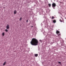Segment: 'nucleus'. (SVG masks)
Masks as SVG:
<instances>
[{"label": "nucleus", "instance_id": "7ed1b4c3", "mask_svg": "<svg viewBox=\"0 0 66 66\" xmlns=\"http://www.w3.org/2000/svg\"><path fill=\"white\" fill-rule=\"evenodd\" d=\"M9 25L8 24L7 25V26H6V28L8 30L9 29H10V27H9Z\"/></svg>", "mask_w": 66, "mask_h": 66}, {"label": "nucleus", "instance_id": "a211bd4d", "mask_svg": "<svg viewBox=\"0 0 66 66\" xmlns=\"http://www.w3.org/2000/svg\"><path fill=\"white\" fill-rule=\"evenodd\" d=\"M33 26H31L32 28H33Z\"/></svg>", "mask_w": 66, "mask_h": 66}, {"label": "nucleus", "instance_id": "ddd939ff", "mask_svg": "<svg viewBox=\"0 0 66 66\" xmlns=\"http://www.w3.org/2000/svg\"><path fill=\"white\" fill-rule=\"evenodd\" d=\"M58 63L59 64H61V62H58Z\"/></svg>", "mask_w": 66, "mask_h": 66}, {"label": "nucleus", "instance_id": "6ab92c4d", "mask_svg": "<svg viewBox=\"0 0 66 66\" xmlns=\"http://www.w3.org/2000/svg\"><path fill=\"white\" fill-rule=\"evenodd\" d=\"M53 8L54 9V7Z\"/></svg>", "mask_w": 66, "mask_h": 66}, {"label": "nucleus", "instance_id": "9d476101", "mask_svg": "<svg viewBox=\"0 0 66 66\" xmlns=\"http://www.w3.org/2000/svg\"><path fill=\"white\" fill-rule=\"evenodd\" d=\"M48 6H49L50 7L51 6V5L50 4H48Z\"/></svg>", "mask_w": 66, "mask_h": 66}, {"label": "nucleus", "instance_id": "f257e3e1", "mask_svg": "<svg viewBox=\"0 0 66 66\" xmlns=\"http://www.w3.org/2000/svg\"><path fill=\"white\" fill-rule=\"evenodd\" d=\"M38 41L36 38H33L30 42V44L33 46H36L38 45Z\"/></svg>", "mask_w": 66, "mask_h": 66}, {"label": "nucleus", "instance_id": "20e7f679", "mask_svg": "<svg viewBox=\"0 0 66 66\" xmlns=\"http://www.w3.org/2000/svg\"><path fill=\"white\" fill-rule=\"evenodd\" d=\"M16 13H17V11H16V10H15L14 11V14H15Z\"/></svg>", "mask_w": 66, "mask_h": 66}, {"label": "nucleus", "instance_id": "6e6552de", "mask_svg": "<svg viewBox=\"0 0 66 66\" xmlns=\"http://www.w3.org/2000/svg\"><path fill=\"white\" fill-rule=\"evenodd\" d=\"M53 23H55L56 22V20H53Z\"/></svg>", "mask_w": 66, "mask_h": 66}, {"label": "nucleus", "instance_id": "dca6fc26", "mask_svg": "<svg viewBox=\"0 0 66 66\" xmlns=\"http://www.w3.org/2000/svg\"><path fill=\"white\" fill-rule=\"evenodd\" d=\"M58 36H60V35H61V34H58Z\"/></svg>", "mask_w": 66, "mask_h": 66}, {"label": "nucleus", "instance_id": "f3484780", "mask_svg": "<svg viewBox=\"0 0 66 66\" xmlns=\"http://www.w3.org/2000/svg\"><path fill=\"white\" fill-rule=\"evenodd\" d=\"M60 20V21H61V22H62V20Z\"/></svg>", "mask_w": 66, "mask_h": 66}, {"label": "nucleus", "instance_id": "4468645a", "mask_svg": "<svg viewBox=\"0 0 66 66\" xmlns=\"http://www.w3.org/2000/svg\"><path fill=\"white\" fill-rule=\"evenodd\" d=\"M52 19H54V16H52Z\"/></svg>", "mask_w": 66, "mask_h": 66}, {"label": "nucleus", "instance_id": "0eeeda50", "mask_svg": "<svg viewBox=\"0 0 66 66\" xmlns=\"http://www.w3.org/2000/svg\"><path fill=\"white\" fill-rule=\"evenodd\" d=\"M6 62H5L3 64V66H4V65H5V64H6Z\"/></svg>", "mask_w": 66, "mask_h": 66}, {"label": "nucleus", "instance_id": "9b49d317", "mask_svg": "<svg viewBox=\"0 0 66 66\" xmlns=\"http://www.w3.org/2000/svg\"><path fill=\"white\" fill-rule=\"evenodd\" d=\"M5 31H6V32H8V30L6 29L5 30Z\"/></svg>", "mask_w": 66, "mask_h": 66}, {"label": "nucleus", "instance_id": "423d86ee", "mask_svg": "<svg viewBox=\"0 0 66 66\" xmlns=\"http://www.w3.org/2000/svg\"><path fill=\"white\" fill-rule=\"evenodd\" d=\"M35 57H37L38 56V54H36L35 55Z\"/></svg>", "mask_w": 66, "mask_h": 66}, {"label": "nucleus", "instance_id": "f8f14e48", "mask_svg": "<svg viewBox=\"0 0 66 66\" xmlns=\"http://www.w3.org/2000/svg\"><path fill=\"white\" fill-rule=\"evenodd\" d=\"M21 19H22V18H21L20 19V21H21Z\"/></svg>", "mask_w": 66, "mask_h": 66}, {"label": "nucleus", "instance_id": "1a4fd4ad", "mask_svg": "<svg viewBox=\"0 0 66 66\" xmlns=\"http://www.w3.org/2000/svg\"><path fill=\"white\" fill-rule=\"evenodd\" d=\"M4 33L3 32L2 34V36H4Z\"/></svg>", "mask_w": 66, "mask_h": 66}, {"label": "nucleus", "instance_id": "2eb2a0df", "mask_svg": "<svg viewBox=\"0 0 66 66\" xmlns=\"http://www.w3.org/2000/svg\"><path fill=\"white\" fill-rule=\"evenodd\" d=\"M28 22V20H26V22Z\"/></svg>", "mask_w": 66, "mask_h": 66}, {"label": "nucleus", "instance_id": "f03ea898", "mask_svg": "<svg viewBox=\"0 0 66 66\" xmlns=\"http://www.w3.org/2000/svg\"><path fill=\"white\" fill-rule=\"evenodd\" d=\"M56 6V4L55 3H54L52 4V7H55Z\"/></svg>", "mask_w": 66, "mask_h": 66}, {"label": "nucleus", "instance_id": "39448f33", "mask_svg": "<svg viewBox=\"0 0 66 66\" xmlns=\"http://www.w3.org/2000/svg\"><path fill=\"white\" fill-rule=\"evenodd\" d=\"M56 33L57 34H59V33H60V31L58 30H57L56 31Z\"/></svg>", "mask_w": 66, "mask_h": 66}]
</instances>
